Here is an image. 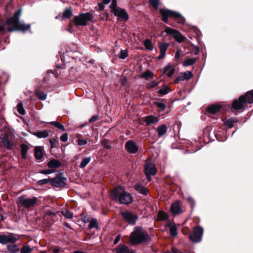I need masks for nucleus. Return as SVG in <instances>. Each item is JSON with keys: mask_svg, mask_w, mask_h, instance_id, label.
Masks as SVG:
<instances>
[{"mask_svg": "<svg viewBox=\"0 0 253 253\" xmlns=\"http://www.w3.org/2000/svg\"><path fill=\"white\" fill-rule=\"evenodd\" d=\"M168 215L163 211H159V220H164L167 219Z\"/></svg>", "mask_w": 253, "mask_h": 253, "instance_id": "50", "label": "nucleus"}, {"mask_svg": "<svg viewBox=\"0 0 253 253\" xmlns=\"http://www.w3.org/2000/svg\"><path fill=\"white\" fill-rule=\"evenodd\" d=\"M175 69L170 64L166 66L162 70L163 74H166L169 78L171 77L174 74Z\"/></svg>", "mask_w": 253, "mask_h": 253, "instance_id": "19", "label": "nucleus"}, {"mask_svg": "<svg viewBox=\"0 0 253 253\" xmlns=\"http://www.w3.org/2000/svg\"><path fill=\"white\" fill-rule=\"evenodd\" d=\"M20 148H21V157L23 159L25 160L27 159V153L28 152V150L29 149V146L24 144L22 143L20 145Z\"/></svg>", "mask_w": 253, "mask_h": 253, "instance_id": "28", "label": "nucleus"}, {"mask_svg": "<svg viewBox=\"0 0 253 253\" xmlns=\"http://www.w3.org/2000/svg\"><path fill=\"white\" fill-rule=\"evenodd\" d=\"M44 216H50V218H52L56 215V213L52 212L50 210H47L44 211Z\"/></svg>", "mask_w": 253, "mask_h": 253, "instance_id": "55", "label": "nucleus"}, {"mask_svg": "<svg viewBox=\"0 0 253 253\" xmlns=\"http://www.w3.org/2000/svg\"><path fill=\"white\" fill-rule=\"evenodd\" d=\"M104 4H103L102 2V3L99 2L98 3L99 11H102L104 9L105 6H104Z\"/></svg>", "mask_w": 253, "mask_h": 253, "instance_id": "62", "label": "nucleus"}, {"mask_svg": "<svg viewBox=\"0 0 253 253\" xmlns=\"http://www.w3.org/2000/svg\"><path fill=\"white\" fill-rule=\"evenodd\" d=\"M110 196L114 201L120 204L128 205L132 202L133 198L130 193L125 191L123 186L119 185L110 191Z\"/></svg>", "mask_w": 253, "mask_h": 253, "instance_id": "1", "label": "nucleus"}, {"mask_svg": "<svg viewBox=\"0 0 253 253\" xmlns=\"http://www.w3.org/2000/svg\"><path fill=\"white\" fill-rule=\"evenodd\" d=\"M62 165L61 163L58 160L52 159L47 164V167L50 169H57L60 168Z\"/></svg>", "mask_w": 253, "mask_h": 253, "instance_id": "22", "label": "nucleus"}, {"mask_svg": "<svg viewBox=\"0 0 253 253\" xmlns=\"http://www.w3.org/2000/svg\"><path fill=\"white\" fill-rule=\"evenodd\" d=\"M150 6L155 9H158V0H149Z\"/></svg>", "mask_w": 253, "mask_h": 253, "instance_id": "52", "label": "nucleus"}, {"mask_svg": "<svg viewBox=\"0 0 253 253\" xmlns=\"http://www.w3.org/2000/svg\"><path fill=\"white\" fill-rule=\"evenodd\" d=\"M179 75L181 81L189 80L193 76L192 72L188 71L185 72H181Z\"/></svg>", "mask_w": 253, "mask_h": 253, "instance_id": "29", "label": "nucleus"}, {"mask_svg": "<svg viewBox=\"0 0 253 253\" xmlns=\"http://www.w3.org/2000/svg\"><path fill=\"white\" fill-rule=\"evenodd\" d=\"M93 16L90 12L80 13L78 15L75 16L73 22L76 26H86L88 22H93Z\"/></svg>", "mask_w": 253, "mask_h": 253, "instance_id": "4", "label": "nucleus"}, {"mask_svg": "<svg viewBox=\"0 0 253 253\" xmlns=\"http://www.w3.org/2000/svg\"><path fill=\"white\" fill-rule=\"evenodd\" d=\"M158 84V83L157 82L153 81L147 84V87L149 89L152 88L156 86Z\"/></svg>", "mask_w": 253, "mask_h": 253, "instance_id": "57", "label": "nucleus"}, {"mask_svg": "<svg viewBox=\"0 0 253 253\" xmlns=\"http://www.w3.org/2000/svg\"><path fill=\"white\" fill-rule=\"evenodd\" d=\"M166 108L165 103L159 102V117L167 114L170 112V110L169 109L165 111Z\"/></svg>", "mask_w": 253, "mask_h": 253, "instance_id": "30", "label": "nucleus"}, {"mask_svg": "<svg viewBox=\"0 0 253 253\" xmlns=\"http://www.w3.org/2000/svg\"><path fill=\"white\" fill-rule=\"evenodd\" d=\"M21 9H19L16 10L12 17L8 18L4 24V25H7L9 26H12L13 25L17 23L20 21V16L21 14Z\"/></svg>", "mask_w": 253, "mask_h": 253, "instance_id": "14", "label": "nucleus"}, {"mask_svg": "<svg viewBox=\"0 0 253 253\" xmlns=\"http://www.w3.org/2000/svg\"><path fill=\"white\" fill-rule=\"evenodd\" d=\"M61 213L65 217L68 219H71L73 216V213L67 209L62 210Z\"/></svg>", "mask_w": 253, "mask_h": 253, "instance_id": "36", "label": "nucleus"}, {"mask_svg": "<svg viewBox=\"0 0 253 253\" xmlns=\"http://www.w3.org/2000/svg\"><path fill=\"white\" fill-rule=\"evenodd\" d=\"M18 200L21 206L29 209L35 206L38 198L36 197H33L32 198H25V196H21L18 197Z\"/></svg>", "mask_w": 253, "mask_h": 253, "instance_id": "6", "label": "nucleus"}, {"mask_svg": "<svg viewBox=\"0 0 253 253\" xmlns=\"http://www.w3.org/2000/svg\"><path fill=\"white\" fill-rule=\"evenodd\" d=\"M109 7L111 10V12H112L113 14L114 13V12H115L116 11L118 10L120 7H117V0H112L111 4H110Z\"/></svg>", "mask_w": 253, "mask_h": 253, "instance_id": "40", "label": "nucleus"}, {"mask_svg": "<svg viewBox=\"0 0 253 253\" xmlns=\"http://www.w3.org/2000/svg\"><path fill=\"white\" fill-rule=\"evenodd\" d=\"M125 147L127 152L129 154H134L138 151V147L133 140L127 141L125 143Z\"/></svg>", "mask_w": 253, "mask_h": 253, "instance_id": "12", "label": "nucleus"}, {"mask_svg": "<svg viewBox=\"0 0 253 253\" xmlns=\"http://www.w3.org/2000/svg\"><path fill=\"white\" fill-rule=\"evenodd\" d=\"M67 178L64 176L63 173L56 174L54 178H50V184L55 187L62 188L66 185Z\"/></svg>", "mask_w": 253, "mask_h": 253, "instance_id": "5", "label": "nucleus"}, {"mask_svg": "<svg viewBox=\"0 0 253 253\" xmlns=\"http://www.w3.org/2000/svg\"><path fill=\"white\" fill-rule=\"evenodd\" d=\"M150 237L142 227L136 226L130 235V242L132 245L145 243L148 242Z\"/></svg>", "mask_w": 253, "mask_h": 253, "instance_id": "2", "label": "nucleus"}, {"mask_svg": "<svg viewBox=\"0 0 253 253\" xmlns=\"http://www.w3.org/2000/svg\"><path fill=\"white\" fill-rule=\"evenodd\" d=\"M30 28L31 25L30 24L22 23L19 21L17 23L13 25L12 26H8L7 28V30L10 32L16 31L25 32L29 30Z\"/></svg>", "mask_w": 253, "mask_h": 253, "instance_id": "10", "label": "nucleus"}, {"mask_svg": "<svg viewBox=\"0 0 253 253\" xmlns=\"http://www.w3.org/2000/svg\"><path fill=\"white\" fill-rule=\"evenodd\" d=\"M55 172V170L53 169H42L40 171V173L43 174H49Z\"/></svg>", "mask_w": 253, "mask_h": 253, "instance_id": "54", "label": "nucleus"}, {"mask_svg": "<svg viewBox=\"0 0 253 253\" xmlns=\"http://www.w3.org/2000/svg\"><path fill=\"white\" fill-rule=\"evenodd\" d=\"M101 145L104 148L110 150L111 148V145L109 144V140L106 139H104L101 141Z\"/></svg>", "mask_w": 253, "mask_h": 253, "instance_id": "47", "label": "nucleus"}, {"mask_svg": "<svg viewBox=\"0 0 253 253\" xmlns=\"http://www.w3.org/2000/svg\"><path fill=\"white\" fill-rule=\"evenodd\" d=\"M246 103L244 96H241L238 99H235L232 103V107L235 110L242 109L243 105Z\"/></svg>", "mask_w": 253, "mask_h": 253, "instance_id": "17", "label": "nucleus"}, {"mask_svg": "<svg viewBox=\"0 0 253 253\" xmlns=\"http://www.w3.org/2000/svg\"><path fill=\"white\" fill-rule=\"evenodd\" d=\"M159 12L162 15V20L165 22H167L169 17L172 18L180 24H183L185 22L184 17L178 12L165 9L159 10Z\"/></svg>", "mask_w": 253, "mask_h": 253, "instance_id": "3", "label": "nucleus"}, {"mask_svg": "<svg viewBox=\"0 0 253 253\" xmlns=\"http://www.w3.org/2000/svg\"><path fill=\"white\" fill-rule=\"evenodd\" d=\"M49 182L50 183V179L49 178H46V179H43L42 180H40L37 181V184L38 185L42 186L45 184H46L48 183Z\"/></svg>", "mask_w": 253, "mask_h": 253, "instance_id": "51", "label": "nucleus"}, {"mask_svg": "<svg viewBox=\"0 0 253 253\" xmlns=\"http://www.w3.org/2000/svg\"><path fill=\"white\" fill-rule=\"evenodd\" d=\"M170 210L174 214H179L182 211L180 208V203L178 201H175L171 204Z\"/></svg>", "mask_w": 253, "mask_h": 253, "instance_id": "20", "label": "nucleus"}, {"mask_svg": "<svg viewBox=\"0 0 253 253\" xmlns=\"http://www.w3.org/2000/svg\"><path fill=\"white\" fill-rule=\"evenodd\" d=\"M37 97L41 100H44L46 99L47 95L43 92L40 90H37L36 93Z\"/></svg>", "mask_w": 253, "mask_h": 253, "instance_id": "41", "label": "nucleus"}, {"mask_svg": "<svg viewBox=\"0 0 253 253\" xmlns=\"http://www.w3.org/2000/svg\"><path fill=\"white\" fill-rule=\"evenodd\" d=\"M169 47L167 43L163 42L159 45L160 54H159V59L163 58L165 56L166 51Z\"/></svg>", "mask_w": 253, "mask_h": 253, "instance_id": "24", "label": "nucleus"}, {"mask_svg": "<svg viewBox=\"0 0 253 253\" xmlns=\"http://www.w3.org/2000/svg\"><path fill=\"white\" fill-rule=\"evenodd\" d=\"M204 229L201 226L195 227L189 235L190 240L193 243H199L202 240Z\"/></svg>", "mask_w": 253, "mask_h": 253, "instance_id": "8", "label": "nucleus"}, {"mask_svg": "<svg viewBox=\"0 0 253 253\" xmlns=\"http://www.w3.org/2000/svg\"><path fill=\"white\" fill-rule=\"evenodd\" d=\"M49 143L50 144L51 148H57L58 145V141L57 137L50 139L49 140Z\"/></svg>", "mask_w": 253, "mask_h": 253, "instance_id": "44", "label": "nucleus"}, {"mask_svg": "<svg viewBox=\"0 0 253 253\" xmlns=\"http://www.w3.org/2000/svg\"><path fill=\"white\" fill-rule=\"evenodd\" d=\"M68 134L66 133L63 134L60 137V140L64 142H66L68 140Z\"/></svg>", "mask_w": 253, "mask_h": 253, "instance_id": "59", "label": "nucleus"}, {"mask_svg": "<svg viewBox=\"0 0 253 253\" xmlns=\"http://www.w3.org/2000/svg\"><path fill=\"white\" fill-rule=\"evenodd\" d=\"M17 240V238L14 236V234L12 233H8V235L0 234V244H6L8 243H14Z\"/></svg>", "mask_w": 253, "mask_h": 253, "instance_id": "13", "label": "nucleus"}, {"mask_svg": "<svg viewBox=\"0 0 253 253\" xmlns=\"http://www.w3.org/2000/svg\"><path fill=\"white\" fill-rule=\"evenodd\" d=\"M128 53L127 50L121 49L119 57L120 59H125L128 56Z\"/></svg>", "mask_w": 253, "mask_h": 253, "instance_id": "49", "label": "nucleus"}, {"mask_svg": "<svg viewBox=\"0 0 253 253\" xmlns=\"http://www.w3.org/2000/svg\"><path fill=\"white\" fill-rule=\"evenodd\" d=\"M121 215L123 219L131 225H134L136 224V220L138 218L136 214L128 211L122 212Z\"/></svg>", "mask_w": 253, "mask_h": 253, "instance_id": "11", "label": "nucleus"}, {"mask_svg": "<svg viewBox=\"0 0 253 253\" xmlns=\"http://www.w3.org/2000/svg\"><path fill=\"white\" fill-rule=\"evenodd\" d=\"M144 45L145 47L149 50H152L153 48V44L149 40H146L144 42Z\"/></svg>", "mask_w": 253, "mask_h": 253, "instance_id": "53", "label": "nucleus"}, {"mask_svg": "<svg viewBox=\"0 0 253 253\" xmlns=\"http://www.w3.org/2000/svg\"><path fill=\"white\" fill-rule=\"evenodd\" d=\"M165 32L168 34L171 35L175 38V40L178 42H182L185 38L182 34L176 30L172 29L169 27H167Z\"/></svg>", "mask_w": 253, "mask_h": 253, "instance_id": "15", "label": "nucleus"}, {"mask_svg": "<svg viewBox=\"0 0 253 253\" xmlns=\"http://www.w3.org/2000/svg\"><path fill=\"white\" fill-rule=\"evenodd\" d=\"M127 78L126 77H124L121 80V84L124 86H126L127 84Z\"/></svg>", "mask_w": 253, "mask_h": 253, "instance_id": "61", "label": "nucleus"}, {"mask_svg": "<svg viewBox=\"0 0 253 253\" xmlns=\"http://www.w3.org/2000/svg\"><path fill=\"white\" fill-rule=\"evenodd\" d=\"M45 152L43 150V147L42 146H36L34 150V157L36 160H41Z\"/></svg>", "mask_w": 253, "mask_h": 253, "instance_id": "18", "label": "nucleus"}, {"mask_svg": "<svg viewBox=\"0 0 253 253\" xmlns=\"http://www.w3.org/2000/svg\"><path fill=\"white\" fill-rule=\"evenodd\" d=\"M93 228H95L96 229H98L99 228L98 222L96 218H92L88 225V229H91Z\"/></svg>", "mask_w": 253, "mask_h": 253, "instance_id": "38", "label": "nucleus"}, {"mask_svg": "<svg viewBox=\"0 0 253 253\" xmlns=\"http://www.w3.org/2000/svg\"><path fill=\"white\" fill-rule=\"evenodd\" d=\"M145 122L146 123V126H149L151 124H154L158 122V119L157 117H154L152 115H149L145 118Z\"/></svg>", "mask_w": 253, "mask_h": 253, "instance_id": "27", "label": "nucleus"}, {"mask_svg": "<svg viewBox=\"0 0 253 253\" xmlns=\"http://www.w3.org/2000/svg\"><path fill=\"white\" fill-rule=\"evenodd\" d=\"M188 201L191 204V206L192 208H193L194 206V200L193 198L191 197H189L187 199Z\"/></svg>", "mask_w": 253, "mask_h": 253, "instance_id": "63", "label": "nucleus"}, {"mask_svg": "<svg viewBox=\"0 0 253 253\" xmlns=\"http://www.w3.org/2000/svg\"><path fill=\"white\" fill-rule=\"evenodd\" d=\"M33 251V248L29 246H24L21 249L20 253H31Z\"/></svg>", "mask_w": 253, "mask_h": 253, "instance_id": "45", "label": "nucleus"}, {"mask_svg": "<svg viewBox=\"0 0 253 253\" xmlns=\"http://www.w3.org/2000/svg\"><path fill=\"white\" fill-rule=\"evenodd\" d=\"M221 108V106L218 104H213L207 107V111L209 113L214 114L219 112Z\"/></svg>", "mask_w": 253, "mask_h": 253, "instance_id": "23", "label": "nucleus"}, {"mask_svg": "<svg viewBox=\"0 0 253 253\" xmlns=\"http://www.w3.org/2000/svg\"><path fill=\"white\" fill-rule=\"evenodd\" d=\"M120 239H121V235H118L114 241V244H115V245L117 244L120 240Z\"/></svg>", "mask_w": 253, "mask_h": 253, "instance_id": "64", "label": "nucleus"}, {"mask_svg": "<svg viewBox=\"0 0 253 253\" xmlns=\"http://www.w3.org/2000/svg\"><path fill=\"white\" fill-rule=\"evenodd\" d=\"M134 187L135 190L142 195H146L148 192V190L147 188L140 184H136Z\"/></svg>", "mask_w": 253, "mask_h": 253, "instance_id": "26", "label": "nucleus"}, {"mask_svg": "<svg viewBox=\"0 0 253 253\" xmlns=\"http://www.w3.org/2000/svg\"><path fill=\"white\" fill-rule=\"evenodd\" d=\"M116 253H132L125 245H119L116 249Z\"/></svg>", "mask_w": 253, "mask_h": 253, "instance_id": "25", "label": "nucleus"}, {"mask_svg": "<svg viewBox=\"0 0 253 253\" xmlns=\"http://www.w3.org/2000/svg\"><path fill=\"white\" fill-rule=\"evenodd\" d=\"M34 134L37 136L39 138H46L48 136L49 133L48 131L44 130V131H38L35 132Z\"/></svg>", "mask_w": 253, "mask_h": 253, "instance_id": "35", "label": "nucleus"}, {"mask_svg": "<svg viewBox=\"0 0 253 253\" xmlns=\"http://www.w3.org/2000/svg\"><path fill=\"white\" fill-rule=\"evenodd\" d=\"M11 134L8 131L4 132L0 137V144L1 146L6 148L7 150H11L14 145L10 139Z\"/></svg>", "mask_w": 253, "mask_h": 253, "instance_id": "7", "label": "nucleus"}, {"mask_svg": "<svg viewBox=\"0 0 253 253\" xmlns=\"http://www.w3.org/2000/svg\"><path fill=\"white\" fill-rule=\"evenodd\" d=\"M50 124L54 126L59 129L65 131L64 126L57 121H53L49 123Z\"/></svg>", "mask_w": 253, "mask_h": 253, "instance_id": "43", "label": "nucleus"}, {"mask_svg": "<svg viewBox=\"0 0 253 253\" xmlns=\"http://www.w3.org/2000/svg\"><path fill=\"white\" fill-rule=\"evenodd\" d=\"M244 97L246 102L253 103V90L247 92Z\"/></svg>", "mask_w": 253, "mask_h": 253, "instance_id": "32", "label": "nucleus"}, {"mask_svg": "<svg viewBox=\"0 0 253 253\" xmlns=\"http://www.w3.org/2000/svg\"><path fill=\"white\" fill-rule=\"evenodd\" d=\"M154 77V74L150 71L147 70L143 72L140 75V78L148 80L150 79H152Z\"/></svg>", "mask_w": 253, "mask_h": 253, "instance_id": "33", "label": "nucleus"}, {"mask_svg": "<svg viewBox=\"0 0 253 253\" xmlns=\"http://www.w3.org/2000/svg\"><path fill=\"white\" fill-rule=\"evenodd\" d=\"M144 172L147 180H151V175H155L157 172V169L154 164L150 161H147L144 166Z\"/></svg>", "mask_w": 253, "mask_h": 253, "instance_id": "9", "label": "nucleus"}, {"mask_svg": "<svg viewBox=\"0 0 253 253\" xmlns=\"http://www.w3.org/2000/svg\"><path fill=\"white\" fill-rule=\"evenodd\" d=\"M73 15V10L71 7H69L66 9L63 13L62 15L61 16L62 19H69L71 16Z\"/></svg>", "mask_w": 253, "mask_h": 253, "instance_id": "31", "label": "nucleus"}, {"mask_svg": "<svg viewBox=\"0 0 253 253\" xmlns=\"http://www.w3.org/2000/svg\"><path fill=\"white\" fill-rule=\"evenodd\" d=\"M114 15L125 21L128 20L129 19L128 14L124 8H119L118 10L114 12Z\"/></svg>", "mask_w": 253, "mask_h": 253, "instance_id": "16", "label": "nucleus"}, {"mask_svg": "<svg viewBox=\"0 0 253 253\" xmlns=\"http://www.w3.org/2000/svg\"><path fill=\"white\" fill-rule=\"evenodd\" d=\"M91 160L90 157L84 158L80 164V167L81 168H84L90 162Z\"/></svg>", "mask_w": 253, "mask_h": 253, "instance_id": "42", "label": "nucleus"}, {"mask_svg": "<svg viewBox=\"0 0 253 253\" xmlns=\"http://www.w3.org/2000/svg\"><path fill=\"white\" fill-rule=\"evenodd\" d=\"M99 119V117L98 115H94L91 117V118L89 120V123H93L96 121H97Z\"/></svg>", "mask_w": 253, "mask_h": 253, "instance_id": "60", "label": "nucleus"}, {"mask_svg": "<svg viewBox=\"0 0 253 253\" xmlns=\"http://www.w3.org/2000/svg\"><path fill=\"white\" fill-rule=\"evenodd\" d=\"M17 111L19 114L24 115L26 113V111L23 108V106L22 103H19L17 106Z\"/></svg>", "mask_w": 253, "mask_h": 253, "instance_id": "48", "label": "nucleus"}, {"mask_svg": "<svg viewBox=\"0 0 253 253\" xmlns=\"http://www.w3.org/2000/svg\"><path fill=\"white\" fill-rule=\"evenodd\" d=\"M166 227H168L169 228V234L172 237L176 236L177 233V228L174 224H172L170 221H167L166 224Z\"/></svg>", "mask_w": 253, "mask_h": 253, "instance_id": "21", "label": "nucleus"}, {"mask_svg": "<svg viewBox=\"0 0 253 253\" xmlns=\"http://www.w3.org/2000/svg\"><path fill=\"white\" fill-rule=\"evenodd\" d=\"M171 91V89L167 85H164L159 89V94L166 95Z\"/></svg>", "mask_w": 253, "mask_h": 253, "instance_id": "37", "label": "nucleus"}, {"mask_svg": "<svg viewBox=\"0 0 253 253\" xmlns=\"http://www.w3.org/2000/svg\"><path fill=\"white\" fill-rule=\"evenodd\" d=\"M3 209L0 207V221H4L7 217V214L6 212L2 213Z\"/></svg>", "mask_w": 253, "mask_h": 253, "instance_id": "56", "label": "nucleus"}, {"mask_svg": "<svg viewBox=\"0 0 253 253\" xmlns=\"http://www.w3.org/2000/svg\"><path fill=\"white\" fill-rule=\"evenodd\" d=\"M78 145L80 146L84 145H86L87 143V141L86 140H84L81 139H78L77 140Z\"/></svg>", "mask_w": 253, "mask_h": 253, "instance_id": "58", "label": "nucleus"}, {"mask_svg": "<svg viewBox=\"0 0 253 253\" xmlns=\"http://www.w3.org/2000/svg\"><path fill=\"white\" fill-rule=\"evenodd\" d=\"M167 130V126L166 125L159 126V137L166 133Z\"/></svg>", "mask_w": 253, "mask_h": 253, "instance_id": "46", "label": "nucleus"}, {"mask_svg": "<svg viewBox=\"0 0 253 253\" xmlns=\"http://www.w3.org/2000/svg\"><path fill=\"white\" fill-rule=\"evenodd\" d=\"M6 248L10 253H17L19 251V248L15 244L7 245Z\"/></svg>", "mask_w": 253, "mask_h": 253, "instance_id": "34", "label": "nucleus"}, {"mask_svg": "<svg viewBox=\"0 0 253 253\" xmlns=\"http://www.w3.org/2000/svg\"><path fill=\"white\" fill-rule=\"evenodd\" d=\"M196 58H188L185 60L183 63L184 66L187 67L193 65L196 61Z\"/></svg>", "mask_w": 253, "mask_h": 253, "instance_id": "39", "label": "nucleus"}]
</instances>
